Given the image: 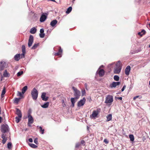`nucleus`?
Instances as JSON below:
<instances>
[{
  "label": "nucleus",
  "instance_id": "f257e3e1",
  "mask_svg": "<svg viewBox=\"0 0 150 150\" xmlns=\"http://www.w3.org/2000/svg\"><path fill=\"white\" fill-rule=\"evenodd\" d=\"M116 67L114 70V72L115 74H119L122 69V63L120 61L117 62L116 64Z\"/></svg>",
  "mask_w": 150,
  "mask_h": 150
},
{
  "label": "nucleus",
  "instance_id": "f03ea898",
  "mask_svg": "<svg viewBox=\"0 0 150 150\" xmlns=\"http://www.w3.org/2000/svg\"><path fill=\"white\" fill-rule=\"evenodd\" d=\"M100 111V108H98L96 110L93 111L92 113L90 115V117L91 119H95L99 114Z\"/></svg>",
  "mask_w": 150,
  "mask_h": 150
},
{
  "label": "nucleus",
  "instance_id": "7ed1b4c3",
  "mask_svg": "<svg viewBox=\"0 0 150 150\" xmlns=\"http://www.w3.org/2000/svg\"><path fill=\"white\" fill-rule=\"evenodd\" d=\"M31 94L34 100H36L38 96V92L35 88H34L31 92Z\"/></svg>",
  "mask_w": 150,
  "mask_h": 150
},
{
  "label": "nucleus",
  "instance_id": "20e7f679",
  "mask_svg": "<svg viewBox=\"0 0 150 150\" xmlns=\"http://www.w3.org/2000/svg\"><path fill=\"white\" fill-rule=\"evenodd\" d=\"M113 100L112 96L109 95H107L106 97L105 103L106 104H111L113 101Z\"/></svg>",
  "mask_w": 150,
  "mask_h": 150
},
{
  "label": "nucleus",
  "instance_id": "39448f33",
  "mask_svg": "<svg viewBox=\"0 0 150 150\" xmlns=\"http://www.w3.org/2000/svg\"><path fill=\"white\" fill-rule=\"evenodd\" d=\"M28 88L27 86H24L21 90V93L19 92V100L24 98V93L27 91Z\"/></svg>",
  "mask_w": 150,
  "mask_h": 150
},
{
  "label": "nucleus",
  "instance_id": "423d86ee",
  "mask_svg": "<svg viewBox=\"0 0 150 150\" xmlns=\"http://www.w3.org/2000/svg\"><path fill=\"white\" fill-rule=\"evenodd\" d=\"M72 89L74 91V96H75V98L76 99H78L80 96L81 93L80 91L74 87H72Z\"/></svg>",
  "mask_w": 150,
  "mask_h": 150
},
{
  "label": "nucleus",
  "instance_id": "0eeeda50",
  "mask_svg": "<svg viewBox=\"0 0 150 150\" xmlns=\"http://www.w3.org/2000/svg\"><path fill=\"white\" fill-rule=\"evenodd\" d=\"M22 53L21 54H19V59L20 58H24L26 53L25 47V45H23L21 48Z\"/></svg>",
  "mask_w": 150,
  "mask_h": 150
},
{
  "label": "nucleus",
  "instance_id": "6e6552de",
  "mask_svg": "<svg viewBox=\"0 0 150 150\" xmlns=\"http://www.w3.org/2000/svg\"><path fill=\"white\" fill-rule=\"evenodd\" d=\"M28 126L31 127V124H33L34 122V120L32 116L30 115V113H28Z\"/></svg>",
  "mask_w": 150,
  "mask_h": 150
},
{
  "label": "nucleus",
  "instance_id": "1a4fd4ad",
  "mask_svg": "<svg viewBox=\"0 0 150 150\" xmlns=\"http://www.w3.org/2000/svg\"><path fill=\"white\" fill-rule=\"evenodd\" d=\"M8 130V127L7 125H3L1 126V131L3 133H6Z\"/></svg>",
  "mask_w": 150,
  "mask_h": 150
},
{
  "label": "nucleus",
  "instance_id": "9d476101",
  "mask_svg": "<svg viewBox=\"0 0 150 150\" xmlns=\"http://www.w3.org/2000/svg\"><path fill=\"white\" fill-rule=\"evenodd\" d=\"M86 101V99L83 98V99L81 100L78 103V106L79 107H81L83 106L85 103Z\"/></svg>",
  "mask_w": 150,
  "mask_h": 150
},
{
  "label": "nucleus",
  "instance_id": "9b49d317",
  "mask_svg": "<svg viewBox=\"0 0 150 150\" xmlns=\"http://www.w3.org/2000/svg\"><path fill=\"white\" fill-rule=\"evenodd\" d=\"M47 14L46 13H43L40 18V21L41 22H44L46 19Z\"/></svg>",
  "mask_w": 150,
  "mask_h": 150
},
{
  "label": "nucleus",
  "instance_id": "f8f14e48",
  "mask_svg": "<svg viewBox=\"0 0 150 150\" xmlns=\"http://www.w3.org/2000/svg\"><path fill=\"white\" fill-rule=\"evenodd\" d=\"M33 37L32 35H30L28 40V46L29 47H31L33 42Z\"/></svg>",
  "mask_w": 150,
  "mask_h": 150
},
{
  "label": "nucleus",
  "instance_id": "ddd939ff",
  "mask_svg": "<svg viewBox=\"0 0 150 150\" xmlns=\"http://www.w3.org/2000/svg\"><path fill=\"white\" fill-rule=\"evenodd\" d=\"M6 63L4 62L1 61L0 62V71H1L4 70L5 67Z\"/></svg>",
  "mask_w": 150,
  "mask_h": 150
},
{
  "label": "nucleus",
  "instance_id": "4468645a",
  "mask_svg": "<svg viewBox=\"0 0 150 150\" xmlns=\"http://www.w3.org/2000/svg\"><path fill=\"white\" fill-rule=\"evenodd\" d=\"M16 113L17 114L18 116H16L15 118V122L18 123L19 122V109L17 108H16Z\"/></svg>",
  "mask_w": 150,
  "mask_h": 150
},
{
  "label": "nucleus",
  "instance_id": "2eb2a0df",
  "mask_svg": "<svg viewBox=\"0 0 150 150\" xmlns=\"http://www.w3.org/2000/svg\"><path fill=\"white\" fill-rule=\"evenodd\" d=\"M130 69L131 67L129 66H127L125 70V73L126 75L128 76L129 74Z\"/></svg>",
  "mask_w": 150,
  "mask_h": 150
},
{
  "label": "nucleus",
  "instance_id": "dca6fc26",
  "mask_svg": "<svg viewBox=\"0 0 150 150\" xmlns=\"http://www.w3.org/2000/svg\"><path fill=\"white\" fill-rule=\"evenodd\" d=\"M120 82H113L110 85L111 88L115 87L119 85L120 84Z\"/></svg>",
  "mask_w": 150,
  "mask_h": 150
},
{
  "label": "nucleus",
  "instance_id": "f3484780",
  "mask_svg": "<svg viewBox=\"0 0 150 150\" xmlns=\"http://www.w3.org/2000/svg\"><path fill=\"white\" fill-rule=\"evenodd\" d=\"M41 98L42 100L44 101H47L48 100V97L46 96V93H43L41 95Z\"/></svg>",
  "mask_w": 150,
  "mask_h": 150
},
{
  "label": "nucleus",
  "instance_id": "a211bd4d",
  "mask_svg": "<svg viewBox=\"0 0 150 150\" xmlns=\"http://www.w3.org/2000/svg\"><path fill=\"white\" fill-rule=\"evenodd\" d=\"M44 29L43 28L41 29L40 30V33L39 34V35L41 38H43L45 36V34L44 33Z\"/></svg>",
  "mask_w": 150,
  "mask_h": 150
},
{
  "label": "nucleus",
  "instance_id": "6ab92c4d",
  "mask_svg": "<svg viewBox=\"0 0 150 150\" xmlns=\"http://www.w3.org/2000/svg\"><path fill=\"white\" fill-rule=\"evenodd\" d=\"M105 74V71L103 69H100L98 71V74L100 77H102Z\"/></svg>",
  "mask_w": 150,
  "mask_h": 150
},
{
  "label": "nucleus",
  "instance_id": "aec40b11",
  "mask_svg": "<svg viewBox=\"0 0 150 150\" xmlns=\"http://www.w3.org/2000/svg\"><path fill=\"white\" fill-rule=\"evenodd\" d=\"M1 138L3 139L2 143L3 144H4L6 143L7 139L5 137V135L4 134H2Z\"/></svg>",
  "mask_w": 150,
  "mask_h": 150
},
{
  "label": "nucleus",
  "instance_id": "412c9836",
  "mask_svg": "<svg viewBox=\"0 0 150 150\" xmlns=\"http://www.w3.org/2000/svg\"><path fill=\"white\" fill-rule=\"evenodd\" d=\"M57 21L56 20H54L52 21L50 23V25L52 27H54L57 23Z\"/></svg>",
  "mask_w": 150,
  "mask_h": 150
},
{
  "label": "nucleus",
  "instance_id": "4be33fe9",
  "mask_svg": "<svg viewBox=\"0 0 150 150\" xmlns=\"http://www.w3.org/2000/svg\"><path fill=\"white\" fill-rule=\"evenodd\" d=\"M37 29L35 27L32 28L30 30V32L31 34H35L36 32Z\"/></svg>",
  "mask_w": 150,
  "mask_h": 150
},
{
  "label": "nucleus",
  "instance_id": "5701e85b",
  "mask_svg": "<svg viewBox=\"0 0 150 150\" xmlns=\"http://www.w3.org/2000/svg\"><path fill=\"white\" fill-rule=\"evenodd\" d=\"M146 33V31L144 30H142L141 32H139L138 33V35L142 36L143 35H145Z\"/></svg>",
  "mask_w": 150,
  "mask_h": 150
},
{
  "label": "nucleus",
  "instance_id": "b1692460",
  "mask_svg": "<svg viewBox=\"0 0 150 150\" xmlns=\"http://www.w3.org/2000/svg\"><path fill=\"white\" fill-rule=\"evenodd\" d=\"M107 122L110 121L112 120V115L111 114L108 115L107 116Z\"/></svg>",
  "mask_w": 150,
  "mask_h": 150
},
{
  "label": "nucleus",
  "instance_id": "393cba45",
  "mask_svg": "<svg viewBox=\"0 0 150 150\" xmlns=\"http://www.w3.org/2000/svg\"><path fill=\"white\" fill-rule=\"evenodd\" d=\"M6 88L5 87H4L3 88V89L2 91L1 94V98H3L4 97V95L5 94L6 92Z\"/></svg>",
  "mask_w": 150,
  "mask_h": 150
},
{
  "label": "nucleus",
  "instance_id": "a878e982",
  "mask_svg": "<svg viewBox=\"0 0 150 150\" xmlns=\"http://www.w3.org/2000/svg\"><path fill=\"white\" fill-rule=\"evenodd\" d=\"M3 75L4 77H8L9 76V74L7 72V70H5L4 73Z\"/></svg>",
  "mask_w": 150,
  "mask_h": 150
},
{
  "label": "nucleus",
  "instance_id": "bb28decb",
  "mask_svg": "<svg viewBox=\"0 0 150 150\" xmlns=\"http://www.w3.org/2000/svg\"><path fill=\"white\" fill-rule=\"evenodd\" d=\"M49 105V103L47 102L44 103L43 105H41V107L44 108H46L48 107Z\"/></svg>",
  "mask_w": 150,
  "mask_h": 150
},
{
  "label": "nucleus",
  "instance_id": "cd10ccee",
  "mask_svg": "<svg viewBox=\"0 0 150 150\" xmlns=\"http://www.w3.org/2000/svg\"><path fill=\"white\" fill-rule=\"evenodd\" d=\"M75 99H76V98H71V101L72 104V106L73 107L74 105V103L76 102V101L75 100Z\"/></svg>",
  "mask_w": 150,
  "mask_h": 150
},
{
  "label": "nucleus",
  "instance_id": "c85d7f7f",
  "mask_svg": "<svg viewBox=\"0 0 150 150\" xmlns=\"http://www.w3.org/2000/svg\"><path fill=\"white\" fill-rule=\"evenodd\" d=\"M13 103L16 105L18 104L19 103V98H15L13 100Z\"/></svg>",
  "mask_w": 150,
  "mask_h": 150
},
{
  "label": "nucleus",
  "instance_id": "c756f323",
  "mask_svg": "<svg viewBox=\"0 0 150 150\" xmlns=\"http://www.w3.org/2000/svg\"><path fill=\"white\" fill-rule=\"evenodd\" d=\"M39 43L35 44L32 47L31 49L32 50L35 49L39 46Z\"/></svg>",
  "mask_w": 150,
  "mask_h": 150
},
{
  "label": "nucleus",
  "instance_id": "7c9ffc66",
  "mask_svg": "<svg viewBox=\"0 0 150 150\" xmlns=\"http://www.w3.org/2000/svg\"><path fill=\"white\" fill-rule=\"evenodd\" d=\"M39 129L40 130V132L42 134H44V131L45 130L44 129H43L42 127L41 126H40L38 127Z\"/></svg>",
  "mask_w": 150,
  "mask_h": 150
},
{
  "label": "nucleus",
  "instance_id": "2f4dec72",
  "mask_svg": "<svg viewBox=\"0 0 150 150\" xmlns=\"http://www.w3.org/2000/svg\"><path fill=\"white\" fill-rule=\"evenodd\" d=\"M72 10V7H69L67 9V11H66V13L67 14H69L71 11Z\"/></svg>",
  "mask_w": 150,
  "mask_h": 150
},
{
  "label": "nucleus",
  "instance_id": "473e14b6",
  "mask_svg": "<svg viewBox=\"0 0 150 150\" xmlns=\"http://www.w3.org/2000/svg\"><path fill=\"white\" fill-rule=\"evenodd\" d=\"M29 145L31 147L33 148H35L38 147V146L37 145L29 143Z\"/></svg>",
  "mask_w": 150,
  "mask_h": 150
},
{
  "label": "nucleus",
  "instance_id": "72a5a7b5",
  "mask_svg": "<svg viewBox=\"0 0 150 150\" xmlns=\"http://www.w3.org/2000/svg\"><path fill=\"white\" fill-rule=\"evenodd\" d=\"M130 140L131 141H133L134 140V137L132 134H130L129 136Z\"/></svg>",
  "mask_w": 150,
  "mask_h": 150
},
{
  "label": "nucleus",
  "instance_id": "f704fd0d",
  "mask_svg": "<svg viewBox=\"0 0 150 150\" xmlns=\"http://www.w3.org/2000/svg\"><path fill=\"white\" fill-rule=\"evenodd\" d=\"M14 59L16 61L19 60V54H16L14 57Z\"/></svg>",
  "mask_w": 150,
  "mask_h": 150
},
{
  "label": "nucleus",
  "instance_id": "c9c22d12",
  "mask_svg": "<svg viewBox=\"0 0 150 150\" xmlns=\"http://www.w3.org/2000/svg\"><path fill=\"white\" fill-rule=\"evenodd\" d=\"M12 147V144L11 142H9L7 144V148L9 149H11Z\"/></svg>",
  "mask_w": 150,
  "mask_h": 150
},
{
  "label": "nucleus",
  "instance_id": "e433bc0d",
  "mask_svg": "<svg viewBox=\"0 0 150 150\" xmlns=\"http://www.w3.org/2000/svg\"><path fill=\"white\" fill-rule=\"evenodd\" d=\"M81 146V144L80 143L78 142L76 144L75 147L76 148H79Z\"/></svg>",
  "mask_w": 150,
  "mask_h": 150
},
{
  "label": "nucleus",
  "instance_id": "4c0bfd02",
  "mask_svg": "<svg viewBox=\"0 0 150 150\" xmlns=\"http://www.w3.org/2000/svg\"><path fill=\"white\" fill-rule=\"evenodd\" d=\"M114 79L116 81H118L119 80V77L117 75H115L114 77Z\"/></svg>",
  "mask_w": 150,
  "mask_h": 150
},
{
  "label": "nucleus",
  "instance_id": "58836bf2",
  "mask_svg": "<svg viewBox=\"0 0 150 150\" xmlns=\"http://www.w3.org/2000/svg\"><path fill=\"white\" fill-rule=\"evenodd\" d=\"M38 138H36L34 140V142L36 144H38Z\"/></svg>",
  "mask_w": 150,
  "mask_h": 150
},
{
  "label": "nucleus",
  "instance_id": "ea45409f",
  "mask_svg": "<svg viewBox=\"0 0 150 150\" xmlns=\"http://www.w3.org/2000/svg\"><path fill=\"white\" fill-rule=\"evenodd\" d=\"M80 144L81 145V144L85 145V142L84 140H82L81 141Z\"/></svg>",
  "mask_w": 150,
  "mask_h": 150
},
{
  "label": "nucleus",
  "instance_id": "a19ab883",
  "mask_svg": "<svg viewBox=\"0 0 150 150\" xmlns=\"http://www.w3.org/2000/svg\"><path fill=\"white\" fill-rule=\"evenodd\" d=\"M54 54L55 56H59L61 55V54L58 52L55 53Z\"/></svg>",
  "mask_w": 150,
  "mask_h": 150
},
{
  "label": "nucleus",
  "instance_id": "79ce46f5",
  "mask_svg": "<svg viewBox=\"0 0 150 150\" xmlns=\"http://www.w3.org/2000/svg\"><path fill=\"white\" fill-rule=\"evenodd\" d=\"M103 142L106 144H108L109 143V141L106 139H105L103 141Z\"/></svg>",
  "mask_w": 150,
  "mask_h": 150
},
{
  "label": "nucleus",
  "instance_id": "37998d69",
  "mask_svg": "<svg viewBox=\"0 0 150 150\" xmlns=\"http://www.w3.org/2000/svg\"><path fill=\"white\" fill-rule=\"evenodd\" d=\"M59 50L58 52L60 53V54H62V49H61V47H59Z\"/></svg>",
  "mask_w": 150,
  "mask_h": 150
},
{
  "label": "nucleus",
  "instance_id": "c03bdc74",
  "mask_svg": "<svg viewBox=\"0 0 150 150\" xmlns=\"http://www.w3.org/2000/svg\"><path fill=\"white\" fill-rule=\"evenodd\" d=\"M22 116V115L21 113V112L20 110H19V121L20 120V118H21Z\"/></svg>",
  "mask_w": 150,
  "mask_h": 150
},
{
  "label": "nucleus",
  "instance_id": "a18cd8bd",
  "mask_svg": "<svg viewBox=\"0 0 150 150\" xmlns=\"http://www.w3.org/2000/svg\"><path fill=\"white\" fill-rule=\"evenodd\" d=\"M126 87V86L125 85H124L123 86V87H122V89H121V91L122 92L123 91H124Z\"/></svg>",
  "mask_w": 150,
  "mask_h": 150
},
{
  "label": "nucleus",
  "instance_id": "49530a36",
  "mask_svg": "<svg viewBox=\"0 0 150 150\" xmlns=\"http://www.w3.org/2000/svg\"><path fill=\"white\" fill-rule=\"evenodd\" d=\"M23 73V71H19V76L22 75Z\"/></svg>",
  "mask_w": 150,
  "mask_h": 150
},
{
  "label": "nucleus",
  "instance_id": "de8ad7c7",
  "mask_svg": "<svg viewBox=\"0 0 150 150\" xmlns=\"http://www.w3.org/2000/svg\"><path fill=\"white\" fill-rule=\"evenodd\" d=\"M28 140H29V142H32L33 141L32 139L31 138H29L28 139Z\"/></svg>",
  "mask_w": 150,
  "mask_h": 150
},
{
  "label": "nucleus",
  "instance_id": "09e8293b",
  "mask_svg": "<svg viewBox=\"0 0 150 150\" xmlns=\"http://www.w3.org/2000/svg\"><path fill=\"white\" fill-rule=\"evenodd\" d=\"M139 97V96H136L135 97H134V98H133V100H135L137 98H138Z\"/></svg>",
  "mask_w": 150,
  "mask_h": 150
},
{
  "label": "nucleus",
  "instance_id": "8fccbe9b",
  "mask_svg": "<svg viewBox=\"0 0 150 150\" xmlns=\"http://www.w3.org/2000/svg\"><path fill=\"white\" fill-rule=\"evenodd\" d=\"M86 93L85 91H83L82 93V96H83L84 95V94H85Z\"/></svg>",
  "mask_w": 150,
  "mask_h": 150
},
{
  "label": "nucleus",
  "instance_id": "3c124183",
  "mask_svg": "<svg viewBox=\"0 0 150 150\" xmlns=\"http://www.w3.org/2000/svg\"><path fill=\"white\" fill-rule=\"evenodd\" d=\"M18 69V66H16L15 67L14 69L15 70H17Z\"/></svg>",
  "mask_w": 150,
  "mask_h": 150
},
{
  "label": "nucleus",
  "instance_id": "603ef678",
  "mask_svg": "<svg viewBox=\"0 0 150 150\" xmlns=\"http://www.w3.org/2000/svg\"><path fill=\"white\" fill-rule=\"evenodd\" d=\"M117 99L121 100H122V97H117Z\"/></svg>",
  "mask_w": 150,
  "mask_h": 150
},
{
  "label": "nucleus",
  "instance_id": "864d4df0",
  "mask_svg": "<svg viewBox=\"0 0 150 150\" xmlns=\"http://www.w3.org/2000/svg\"><path fill=\"white\" fill-rule=\"evenodd\" d=\"M3 76H1V80H0V81H2V80H3Z\"/></svg>",
  "mask_w": 150,
  "mask_h": 150
},
{
  "label": "nucleus",
  "instance_id": "5fc2aeb1",
  "mask_svg": "<svg viewBox=\"0 0 150 150\" xmlns=\"http://www.w3.org/2000/svg\"><path fill=\"white\" fill-rule=\"evenodd\" d=\"M2 119V117H0V123L1 122V120Z\"/></svg>",
  "mask_w": 150,
  "mask_h": 150
},
{
  "label": "nucleus",
  "instance_id": "6e6d98bb",
  "mask_svg": "<svg viewBox=\"0 0 150 150\" xmlns=\"http://www.w3.org/2000/svg\"><path fill=\"white\" fill-rule=\"evenodd\" d=\"M19 72H18V73H17V76H19Z\"/></svg>",
  "mask_w": 150,
  "mask_h": 150
},
{
  "label": "nucleus",
  "instance_id": "4d7b16f0",
  "mask_svg": "<svg viewBox=\"0 0 150 150\" xmlns=\"http://www.w3.org/2000/svg\"><path fill=\"white\" fill-rule=\"evenodd\" d=\"M18 93H17V95L18 96L19 95V92L18 91Z\"/></svg>",
  "mask_w": 150,
  "mask_h": 150
},
{
  "label": "nucleus",
  "instance_id": "13d9d810",
  "mask_svg": "<svg viewBox=\"0 0 150 150\" xmlns=\"http://www.w3.org/2000/svg\"><path fill=\"white\" fill-rule=\"evenodd\" d=\"M148 25H149V27L150 28V23H149Z\"/></svg>",
  "mask_w": 150,
  "mask_h": 150
},
{
  "label": "nucleus",
  "instance_id": "bf43d9fd",
  "mask_svg": "<svg viewBox=\"0 0 150 150\" xmlns=\"http://www.w3.org/2000/svg\"><path fill=\"white\" fill-rule=\"evenodd\" d=\"M75 1V0H72V2L74 3V2Z\"/></svg>",
  "mask_w": 150,
  "mask_h": 150
},
{
  "label": "nucleus",
  "instance_id": "052dcab7",
  "mask_svg": "<svg viewBox=\"0 0 150 150\" xmlns=\"http://www.w3.org/2000/svg\"><path fill=\"white\" fill-rule=\"evenodd\" d=\"M1 108H0V114H1Z\"/></svg>",
  "mask_w": 150,
  "mask_h": 150
},
{
  "label": "nucleus",
  "instance_id": "680f3d73",
  "mask_svg": "<svg viewBox=\"0 0 150 150\" xmlns=\"http://www.w3.org/2000/svg\"><path fill=\"white\" fill-rule=\"evenodd\" d=\"M85 86H87V84H86V83L85 84Z\"/></svg>",
  "mask_w": 150,
  "mask_h": 150
},
{
  "label": "nucleus",
  "instance_id": "e2e57ef3",
  "mask_svg": "<svg viewBox=\"0 0 150 150\" xmlns=\"http://www.w3.org/2000/svg\"><path fill=\"white\" fill-rule=\"evenodd\" d=\"M149 85L150 86V81L149 82Z\"/></svg>",
  "mask_w": 150,
  "mask_h": 150
},
{
  "label": "nucleus",
  "instance_id": "0e129e2a",
  "mask_svg": "<svg viewBox=\"0 0 150 150\" xmlns=\"http://www.w3.org/2000/svg\"><path fill=\"white\" fill-rule=\"evenodd\" d=\"M149 48H150V45H149Z\"/></svg>",
  "mask_w": 150,
  "mask_h": 150
}]
</instances>
